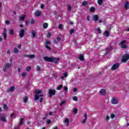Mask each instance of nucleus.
<instances>
[{"mask_svg":"<svg viewBox=\"0 0 129 129\" xmlns=\"http://www.w3.org/2000/svg\"><path fill=\"white\" fill-rule=\"evenodd\" d=\"M112 47L109 46L108 48H106L107 53H110L112 51Z\"/></svg>","mask_w":129,"mask_h":129,"instance_id":"16","label":"nucleus"},{"mask_svg":"<svg viewBox=\"0 0 129 129\" xmlns=\"http://www.w3.org/2000/svg\"><path fill=\"white\" fill-rule=\"evenodd\" d=\"M98 19H99V16L98 15H93V20L94 21V22H97V21H98Z\"/></svg>","mask_w":129,"mask_h":129,"instance_id":"13","label":"nucleus"},{"mask_svg":"<svg viewBox=\"0 0 129 129\" xmlns=\"http://www.w3.org/2000/svg\"><path fill=\"white\" fill-rule=\"evenodd\" d=\"M102 4H103V0H98V5L99 6H102Z\"/></svg>","mask_w":129,"mask_h":129,"instance_id":"24","label":"nucleus"},{"mask_svg":"<svg viewBox=\"0 0 129 129\" xmlns=\"http://www.w3.org/2000/svg\"><path fill=\"white\" fill-rule=\"evenodd\" d=\"M18 72L20 73L21 72V69L19 68L18 69Z\"/></svg>","mask_w":129,"mask_h":129,"instance_id":"64","label":"nucleus"},{"mask_svg":"<svg viewBox=\"0 0 129 129\" xmlns=\"http://www.w3.org/2000/svg\"><path fill=\"white\" fill-rule=\"evenodd\" d=\"M73 112L75 114H77V113H78V109H77V108H75L74 109Z\"/></svg>","mask_w":129,"mask_h":129,"instance_id":"28","label":"nucleus"},{"mask_svg":"<svg viewBox=\"0 0 129 129\" xmlns=\"http://www.w3.org/2000/svg\"><path fill=\"white\" fill-rule=\"evenodd\" d=\"M15 89H16L15 88V86H13L11 88L7 89V92H8V93H9V92H14V91H15Z\"/></svg>","mask_w":129,"mask_h":129,"instance_id":"11","label":"nucleus"},{"mask_svg":"<svg viewBox=\"0 0 129 129\" xmlns=\"http://www.w3.org/2000/svg\"><path fill=\"white\" fill-rule=\"evenodd\" d=\"M26 57H29V58H30V59H33V58H35V55L32 54V55H25Z\"/></svg>","mask_w":129,"mask_h":129,"instance_id":"26","label":"nucleus"},{"mask_svg":"<svg viewBox=\"0 0 129 129\" xmlns=\"http://www.w3.org/2000/svg\"><path fill=\"white\" fill-rule=\"evenodd\" d=\"M111 102L112 104H117L118 103V99L112 98Z\"/></svg>","mask_w":129,"mask_h":129,"instance_id":"8","label":"nucleus"},{"mask_svg":"<svg viewBox=\"0 0 129 129\" xmlns=\"http://www.w3.org/2000/svg\"><path fill=\"white\" fill-rule=\"evenodd\" d=\"M65 103H66V101H63L61 102L60 106H62V105H63V104H65Z\"/></svg>","mask_w":129,"mask_h":129,"instance_id":"42","label":"nucleus"},{"mask_svg":"<svg viewBox=\"0 0 129 129\" xmlns=\"http://www.w3.org/2000/svg\"><path fill=\"white\" fill-rule=\"evenodd\" d=\"M30 70H31V67L28 66V67H27L26 68V71H27L28 72H30Z\"/></svg>","mask_w":129,"mask_h":129,"instance_id":"38","label":"nucleus"},{"mask_svg":"<svg viewBox=\"0 0 129 129\" xmlns=\"http://www.w3.org/2000/svg\"><path fill=\"white\" fill-rule=\"evenodd\" d=\"M41 8L43 9L44 8V5L41 4Z\"/></svg>","mask_w":129,"mask_h":129,"instance_id":"63","label":"nucleus"},{"mask_svg":"<svg viewBox=\"0 0 129 129\" xmlns=\"http://www.w3.org/2000/svg\"><path fill=\"white\" fill-rule=\"evenodd\" d=\"M88 4V2H87V1H85L82 3V5L83 7H85V6H87V5Z\"/></svg>","mask_w":129,"mask_h":129,"instance_id":"30","label":"nucleus"},{"mask_svg":"<svg viewBox=\"0 0 129 129\" xmlns=\"http://www.w3.org/2000/svg\"><path fill=\"white\" fill-rule=\"evenodd\" d=\"M14 30L13 29H11L10 31H9V34L12 36V35H14Z\"/></svg>","mask_w":129,"mask_h":129,"instance_id":"33","label":"nucleus"},{"mask_svg":"<svg viewBox=\"0 0 129 129\" xmlns=\"http://www.w3.org/2000/svg\"><path fill=\"white\" fill-rule=\"evenodd\" d=\"M46 48H47V49H48V50H51V47H49V46H46Z\"/></svg>","mask_w":129,"mask_h":129,"instance_id":"56","label":"nucleus"},{"mask_svg":"<svg viewBox=\"0 0 129 129\" xmlns=\"http://www.w3.org/2000/svg\"><path fill=\"white\" fill-rule=\"evenodd\" d=\"M50 37H51V33L50 32H48L47 33V38H50Z\"/></svg>","mask_w":129,"mask_h":129,"instance_id":"48","label":"nucleus"},{"mask_svg":"<svg viewBox=\"0 0 129 129\" xmlns=\"http://www.w3.org/2000/svg\"><path fill=\"white\" fill-rule=\"evenodd\" d=\"M104 35H105L106 37H109V32L108 31H105L104 33Z\"/></svg>","mask_w":129,"mask_h":129,"instance_id":"27","label":"nucleus"},{"mask_svg":"<svg viewBox=\"0 0 129 129\" xmlns=\"http://www.w3.org/2000/svg\"><path fill=\"white\" fill-rule=\"evenodd\" d=\"M67 9H68V11H69V12H70V11H71V10H72L71 6L70 5H68V8H67Z\"/></svg>","mask_w":129,"mask_h":129,"instance_id":"36","label":"nucleus"},{"mask_svg":"<svg viewBox=\"0 0 129 129\" xmlns=\"http://www.w3.org/2000/svg\"><path fill=\"white\" fill-rule=\"evenodd\" d=\"M110 117L111 118H114V117H115V115L114 114H111L110 115Z\"/></svg>","mask_w":129,"mask_h":129,"instance_id":"44","label":"nucleus"},{"mask_svg":"<svg viewBox=\"0 0 129 129\" xmlns=\"http://www.w3.org/2000/svg\"><path fill=\"white\" fill-rule=\"evenodd\" d=\"M90 12H91V13H94V12H95V8L93 7L90 8Z\"/></svg>","mask_w":129,"mask_h":129,"instance_id":"25","label":"nucleus"},{"mask_svg":"<svg viewBox=\"0 0 129 129\" xmlns=\"http://www.w3.org/2000/svg\"><path fill=\"white\" fill-rule=\"evenodd\" d=\"M119 67V63H116L114 64L112 67H111V70H116V69H117L118 67Z\"/></svg>","mask_w":129,"mask_h":129,"instance_id":"9","label":"nucleus"},{"mask_svg":"<svg viewBox=\"0 0 129 129\" xmlns=\"http://www.w3.org/2000/svg\"><path fill=\"white\" fill-rule=\"evenodd\" d=\"M56 39L58 40V42H60L61 41V38L59 36L56 37Z\"/></svg>","mask_w":129,"mask_h":129,"instance_id":"49","label":"nucleus"},{"mask_svg":"<svg viewBox=\"0 0 129 129\" xmlns=\"http://www.w3.org/2000/svg\"><path fill=\"white\" fill-rule=\"evenodd\" d=\"M79 59L81 60V61H84V56L82 54H80L79 56Z\"/></svg>","mask_w":129,"mask_h":129,"instance_id":"19","label":"nucleus"},{"mask_svg":"<svg viewBox=\"0 0 129 129\" xmlns=\"http://www.w3.org/2000/svg\"><path fill=\"white\" fill-rule=\"evenodd\" d=\"M22 77H26L27 76V73L26 72H23L22 74Z\"/></svg>","mask_w":129,"mask_h":129,"instance_id":"37","label":"nucleus"},{"mask_svg":"<svg viewBox=\"0 0 129 129\" xmlns=\"http://www.w3.org/2000/svg\"><path fill=\"white\" fill-rule=\"evenodd\" d=\"M106 119L108 121V120H109V116H106Z\"/></svg>","mask_w":129,"mask_h":129,"instance_id":"53","label":"nucleus"},{"mask_svg":"<svg viewBox=\"0 0 129 129\" xmlns=\"http://www.w3.org/2000/svg\"><path fill=\"white\" fill-rule=\"evenodd\" d=\"M30 23H31V25H34V24H35V20H34V19H31Z\"/></svg>","mask_w":129,"mask_h":129,"instance_id":"43","label":"nucleus"},{"mask_svg":"<svg viewBox=\"0 0 129 129\" xmlns=\"http://www.w3.org/2000/svg\"><path fill=\"white\" fill-rule=\"evenodd\" d=\"M62 88H63V85H59V86H58L56 87L57 90H61V89H62Z\"/></svg>","mask_w":129,"mask_h":129,"instance_id":"23","label":"nucleus"},{"mask_svg":"<svg viewBox=\"0 0 129 129\" xmlns=\"http://www.w3.org/2000/svg\"><path fill=\"white\" fill-rule=\"evenodd\" d=\"M36 70L37 71H41V67L39 66H36Z\"/></svg>","mask_w":129,"mask_h":129,"instance_id":"35","label":"nucleus"},{"mask_svg":"<svg viewBox=\"0 0 129 129\" xmlns=\"http://www.w3.org/2000/svg\"><path fill=\"white\" fill-rule=\"evenodd\" d=\"M42 15V12L39 10L36 11L35 13V17H40Z\"/></svg>","mask_w":129,"mask_h":129,"instance_id":"14","label":"nucleus"},{"mask_svg":"<svg viewBox=\"0 0 129 129\" xmlns=\"http://www.w3.org/2000/svg\"><path fill=\"white\" fill-rule=\"evenodd\" d=\"M6 25H10V21L6 20L5 21Z\"/></svg>","mask_w":129,"mask_h":129,"instance_id":"51","label":"nucleus"},{"mask_svg":"<svg viewBox=\"0 0 129 129\" xmlns=\"http://www.w3.org/2000/svg\"><path fill=\"white\" fill-rule=\"evenodd\" d=\"M64 123H67L66 125L67 126H68V125H69V119H68V118H66L64 119Z\"/></svg>","mask_w":129,"mask_h":129,"instance_id":"18","label":"nucleus"},{"mask_svg":"<svg viewBox=\"0 0 129 129\" xmlns=\"http://www.w3.org/2000/svg\"><path fill=\"white\" fill-rule=\"evenodd\" d=\"M25 35V30L22 29L19 32V36L20 38H23Z\"/></svg>","mask_w":129,"mask_h":129,"instance_id":"10","label":"nucleus"},{"mask_svg":"<svg viewBox=\"0 0 129 129\" xmlns=\"http://www.w3.org/2000/svg\"><path fill=\"white\" fill-rule=\"evenodd\" d=\"M40 102H42L43 101V97H41L40 98Z\"/></svg>","mask_w":129,"mask_h":129,"instance_id":"60","label":"nucleus"},{"mask_svg":"<svg viewBox=\"0 0 129 129\" xmlns=\"http://www.w3.org/2000/svg\"><path fill=\"white\" fill-rule=\"evenodd\" d=\"M14 115H15V114H14V113H12V114H11V117H13Z\"/></svg>","mask_w":129,"mask_h":129,"instance_id":"62","label":"nucleus"},{"mask_svg":"<svg viewBox=\"0 0 129 129\" xmlns=\"http://www.w3.org/2000/svg\"><path fill=\"white\" fill-rule=\"evenodd\" d=\"M0 120H1V121H3V122H7V118L5 114H1L0 115Z\"/></svg>","mask_w":129,"mask_h":129,"instance_id":"7","label":"nucleus"},{"mask_svg":"<svg viewBox=\"0 0 129 129\" xmlns=\"http://www.w3.org/2000/svg\"><path fill=\"white\" fill-rule=\"evenodd\" d=\"M42 27L43 29H47L48 28V24L47 23H44L42 24Z\"/></svg>","mask_w":129,"mask_h":129,"instance_id":"20","label":"nucleus"},{"mask_svg":"<svg viewBox=\"0 0 129 129\" xmlns=\"http://www.w3.org/2000/svg\"><path fill=\"white\" fill-rule=\"evenodd\" d=\"M99 92L100 94L102 96H104L105 95V94H106V91L105 90V89H101Z\"/></svg>","mask_w":129,"mask_h":129,"instance_id":"12","label":"nucleus"},{"mask_svg":"<svg viewBox=\"0 0 129 129\" xmlns=\"http://www.w3.org/2000/svg\"><path fill=\"white\" fill-rule=\"evenodd\" d=\"M63 75H64L63 77H67V76H68V74L67 73H64L63 74Z\"/></svg>","mask_w":129,"mask_h":129,"instance_id":"52","label":"nucleus"},{"mask_svg":"<svg viewBox=\"0 0 129 129\" xmlns=\"http://www.w3.org/2000/svg\"><path fill=\"white\" fill-rule=\"evenodd\" d=\"M49 96V97H52L53 95L56 94V90L54 89H49L48 91Z\"/></svg>","mask_w":129,"mask_h":129,"instance_id":"5","label":"nucleus"},{"mask_svg":"<svg viewBox=\"0 0 129 129\" xmlns=\"http://www.w3.org/2000/svg\"><path fill=\"white\" fill-rule=\"evenodd\" d=\"M23 99H24V102L25 103H27V102H28V97L27 96L24 97Z\"/></svg>","mask_w":129,"mask_h":129,"instance_id":"29","label":"nucleus"},{"mask_svg":"<svg viewBox=\"0 0 129 129\" xmlns=\"http://www.w3.org/2000/svg\"><path fill=\"white\" fill-rule=\"evenodd\" d=\"M125 43H126V41L122 40L119 43V46H120L122 49H127L128 47L127 45L125 44Z\"/></svg>","mask_w":129,"mask_h":129,"instance_id":"3","label":"nucleus"},{"mask_svg":"<svg viewBox=\"0 0 129 129\" xmlns=\"http://www.w3.org/2000/svg\"><path fill=\"white\" fill-rule=\"evenodd\" d=\"M43 60L46 62H50L55 63V64H57L58 63V61H59V58H56L54 57H49L48 56L43 57Z\"/></svg>","mask_w":129,"mask_h":129,"instance_id":"1","label":"nucleus"},{"mask_svg":"<svg viewBox=\"0 0 129 129\" xmlns=\"http://www.w3.org/2000/svg\"><path fill=\"white\" fill-rule=\"evenodd\" d=\"M63 89L64 90H65V91H66L67 92L68 91V87L64 86L63 87Z\"/></svg>","mask_w":129,"mask_h":129,"instance_id":"46","label":"nucleus"},{"mask_svg":"<svg viewBox=\"0 0 129 129\" xmlns=\"http://www.w3.org/2000/svg\"><path fill=\"white\" fill-rule=\"evenodd\" d=\"M8 106L6 104L4 105V109L5 111H8Z\"/></svg>","mask_w":129,"mask_h":129,"instance_id":"32","label":"nucleus"},{"mask_svg":"<svg viewBox=\"0 0 129 129\" xmlns=\"http://www.w3.org/2000/svg\"><path fill=\"white\" fill-rule=\"evenodd\" d=\"M31 36H32V38H36V32H35V31H32Z\"/></svg>","mask_w":129,"mask_h":129,"instance_id":"21","label":"nucleus"},{"mask_svg":"<svg viewBox=\"0 0 129 129\" xmlns=\"http://www.w3.org/2000/svg\"><path fill=\"white\" fill-rule=\"evenodd\" d=\"M129 59V54H124L121 59V62L122 63H125L126 62V60H128Z\"/></svg>","mask_w":129,"mask_h":129,"instance_id":"4","label":"nucleus"},{"mask_svg":"<svg viewBox=\"0 0 129 129\" xmlns=\"http://www.w3.org/2000/svg\"><path fill=\"white\" fill-rule=\"evenodd\" d=\"M3 34H7V29H6V28L4 29V31Z\"/></svg>","mask_w":129,"mask_h":129,"instance_id":"57","label":"nucleus"},{"mask_svg":"<svg viewBox=\"0 0 129 129\" xmlns=\"http://www.w3.org/2000/svg\"><path fill=\"white\" fill-rule=\"evenodd\" d=\"M23 123H24V118H22L20 120V122L19 123V125L21 126L23 124Z\"/></svg>","mask_w":129,"mask_h":129,"instance_id":"22","label":"nucleus"},{"mask_svg":"<svg viewBox=\"0 0 129 129\" xmlns=\"http://www.w3.org/2000/svg\"><path fill=\"white\" fill-rule=\"evenodd\" d=\"M74 33V29H71L70 31V34L71 35H72Z\"/></svg>","mask_w":129,"mask_h":129,"instance_id":"50","label":"nucleus"},{"mask_svg":"<svg viewBox=\"0 0 129 129\" xmlns=\"http://www.w3.org/2000/svg\"><path fill=\"white\" fill-rule=\"evenodd\" d=\"M19 52V50H18V48H14V53H15L16 54H17V53Z\"/></svg>","mask_w":129,"mask_h":129,"instance_id":"39","label":"nucleus"},{"mask_svg":"<svg viewBox=\"0 0 129 129\" xmlns=\"http://www.w3.org/2000/svg\"><path fill=\"white\" fill-rule=\"evenodd\" d=\"M12 64L10 63H7L5 65V67L3 69L4 72H6L7 70L9 69V68H11V66H12Z\"/></svg>","mask_w":129,"mask_h":129,"instance_id":"6","label":"nucleus"},{"mask_svg":"<svg viewBox=\"0 0 129 129\" xmlns=\"http://www.w3.org/2000/svg\"><path fill=\"white\" fill-rule=\"evenodd\" d=\"M58 28L60 30H62L63 29V25L62 24H59Z\"/></svg>","mask_w":129,"mask_h":129,"instance_id":"41","label":"nucleus"},{"mask_svg":"<svg viewBox=\"0 0 129 129\" xmlns=\"http://www.w3.org/2000/svg\"><path fill=\"white\" fill-rule=\"evenodd\" d=\"M51 123V120H47V124H50Z\"/></svg>","mask_w":129,"mask_h":129,"instance_id":"54","label":"nucleus"},{"mask_svg":"<svg viewBox=\"0 0 129 129\" xmlns=\"http://www.w3.org/2000/svg\"><path fill=\"white\" fill-rule=\"evenodd\" d=\"M3 37L5 39V40H7V34L3 33Z\"/></svg>","mask_w":129,"mask_h":129,"instance_id":"47","label":"nucleus"},{"mask_svg":"<svg viewBox=\"0 0 129 129\" xmlns=\"http://www.w3.org/2000/svg\"><path fill=\"white\" fill-rule=\"evenodd\" d=\"M20 20H21V21H25V18H26V16L25 15H23L22 16H20Z\"/></svg>","mask_w":129,"mask_h":129,"instance_id":"31","label":"nucleus"},{"mask_svg":"<svg viewBox=\"0 0 129 129\" xmlns=\"http://www.w3.org/2000/svg\"><path fill=\"white\" fill-rule=\"evenodd\" d=\"M97 30L99 34H101V29H100V28L98 27Z\"/></svg>","mask_w":129,"mask_h":129,"instance_id":"40","label":"nucleus"},{"mask_svg":"<svg viewBox=\"0 0 129 129\" xmlns=\"http://www.w3.org/2000/svg\"><path fill=\"white\" fill-rule=\"evenodd\" d=\"M73 99L75 101H78V98L77 96L73 97Z\"/></svg>","mask_w":129,"mask_h":129,"instance_id":"34","label":"nucleus"},{"mask_svg":"<svg viewBox=\"0 0 129 129\" xmlns=\"http://www.w3.org/2000/svg\"><path fill=\"white\" fill-rule=\"evenodd\" d=\"M49 114V115H53V112H51V111H50Z\"/></svg>","mask_w":129,"mask_h":129,"instance_id":"61","label":"nucleus"},{"mask_svg":"<svg viewBox=\"0 0 129 129\" xmlns=\"http://www.w3.org/2000/svg\"><path fill=\"white\" fill-rule=\"evenodd\" d=\"M34 93L35 94V98H34V100H38V99L40 98V97H43L44 96V95L41 94L43 93V91L42 90H36L35 92Z\"/></svg>","mask_w":129,"mask_h":129,"instance_id":"2","label":"nucleus"},{"mask_svg":"<svg viewBox=\"0 0 129 129\" xmlns=\"http://www.w3.org/2000/svg\"><path fill=\"white\" fill-rule=\"evenodd\" d=\"M124 9L125 10H128L129 9V3L128 1H127L124 4Z\"/></svg>","mask_w":129,"mask_h":129,"instance_id":"15","label":"nucleus"},{"mask_svg":"<svg viewBox=\"0 0 129 129\" xmlns=\"http://www.w3.org/2000/svg\"><path fill=\"white\" fill-rule=\"evenodd\" d=\"M77 89L76 88H74V92H76L77 91Z\"/></svg>","mask_w":129,"mask_h":129,"instance_id":"58","label":"nucleus"},{"mask_svg":"<svg viewBox=\"0 0 129 129\" xmlns=\"http://www.w3.org/2000/svg\"><path fill=\"white\" fill-rule=\"evenodd\" d=\"M51 44V43L50 42V41H47L45 43V45L46 46H48V45H50Z\"/></svg>","mask_w":129,"mask_h":129,"instance_id":"45","label":"nucleus"},{"mask_svg":"<svg viewBox=\"0 0 129 129\" xmlns=\"http://www.w3.org/2000/svg\"><path fill=\"white\" fill-rule=\"evenodd\" d=\"M18 48H19V49H21V48H22V45L19 44L18 46Z\"/></svg>","mask_w":129,"mask_h":129,"instance_id":"55","label":"nucleus"},{"mask_svg":"<svg viewBox=\"0 0 129 129\" xmlns=\"http://www.w3.org/2000/svg\"><path fill=\"white\" fill-rule=\"evenodd\" d=\"M87 20L88 21V22H90V19L89 18V16H88V17H87Z\"/></svg>","mask_w":129,"mask_h":129,"instance_id":"59","label":"nucleus"},{"mask_svg":"<svg viewBox=\"0 0 129 129\" xmlns=\"http://www.w3.org/2000/svg\"><path fill=\"white\" fill-rule=\"evenodd\" d=\"M84 115H85V119H84L82 121V123H85V122L86 121V119H87V114L86 113H85Z\"/></svg>","mask_w":129,"mask_h":129,"instance_id":"17","label":"nucleus"}]
</instances>
